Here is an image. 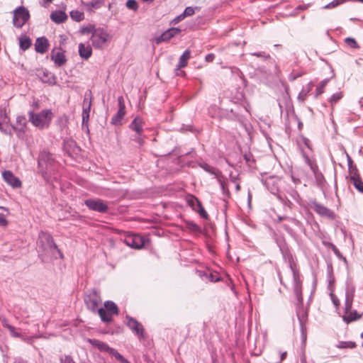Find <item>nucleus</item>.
<instances>
[{
	"label": "nucleus",
	"instance_id": "8fccbe9b",
	"mask_svg": "<svg viewBox=\"0 0 363 363\" xmlns=\"http://www.w3.org/2000/svg\"><path fill=\"white\" fill-rule=\"evenodd\" d=\"M346 44L352 48H358L359 45L354 38L348 37L345 39Z\"/></svg>",
	"mask_w": 363,
	"mask_h": 363
},
{
	"label": "nucleus",
	"instance_id": "69168bd1",
	"mask_svg": "<svg viewBox=\"0 0 363 363\" xmlns=\"http://www.w3.org/2000/svg\"><path fill=\"white\" fill-rule=\"evenodd\" d=\"M8 329L9 330L11 334L14 336V337H18L19 336V334L18 333H16V331H15V328L13 327L12 325H8Z\"/></svg>",
	"mask_w": 363,
	"mask_h": 363
},
{
	"label": "nucleus",
	"instance_id": "6e6d98bb",
	"mask_svg": "<svg viewBox=\"0 0 363 363\" xmlns=\"http://www.w3.org/2000/svg\"><path fill=\"white\" fill-rule=\"evenodd\" d=\"M228 118L232 120L241 121V117L238 113L233 112V109L230 110V113H228Z\"/></svg>",
	"mask_w": 363,
	"mask_h": 363
},
{
	"label": "nucleus",
	"instance_id": "cd10ccee",
	"mask_svg": "<svg viewBox=\"0 0 363 363\" xmlns=\"http://www.w3.org/2000/svg\"><path fill=\"white\" fill-rule=\"evenodd\" d=\"M199 166H200V167H201L204 171H206V172H208V173H209V174H211L214 175V177H215L216 179L219 176V174H222V172H221L219 169H216V168H215V167H212V166L209 165L208 164H207V163H206V162H201V163H200V164H199Z\"/></svg>",
	"mask_w": 363,
	"mask_h": 363
},
{
	"label": "nucleus",
	"instance_id": "de8ad7c7",
	"mask_svg": "<svg viewBox=\"0 0 363 363\" xmlns=\"http://www.w3.org/2000/svg\"><path fill=\"white\" fill-rule=\"evenodd\" d=\"M284 219H287L288 220H289L295 226L300 227L301 225V223L298 220H297V219H296L294 218L281 217V216H279L278 218V220L279 221H281Z\"/></svg>",
	"mask_w": 363,
	"mask_h": 363
},
{
	"label": "nucleus",
	"instance_id": "9b49d317",
	"mask_svg": "<svg viewBox=\"0 0 363 363\" xmlns=\"http://www.w3.org/2000/svg\"><path fill=\"white\" fill-rule=\"evenodd\" d=\"M91 91H88L85 94V97L83 101V111H82V128H86L87 132H89L88 128V121L89 119V113L91 110Z\"/></svg>",
	"mask_w": 363,
	"mask_h": 363
},
{
	"label": "nucleus",
	"instance_id": "37998d69",
	"mask_svg": "<svg viewBox=\"0 0 363 363\" xmlns=\"http://www.w3.org/2000/svg\"><path fill=\"white\" fill-rule=\"evenodd\" d=\"M276 242H277L280 251H282L289 247L286 242L284 238L282 236L277 237L276 238Z\"/></svg>",
	"mask_w": 363,
	"mask_h": 363
},
{
	"label": "nucleus",
	"instance_id": "c85d7f7f",
	"mask_svg": "<svg viewBox=\"0 0 363 363\" xmlns=\"http://www.w3.org/2000/svg\"><path fill=\"white\" fill-rule=\"evenodd\" d=\"M98 314L99 315L101 320L104 323H110L113 320V314L104 309V308H100L96 311Z\"/></svg>",
	"mask_w": 363,
	"mask_h": 363
},
{
	"label": "nucleus",
	"instance_id": "f704fd0d",
	"mask_svg": "<svg viewBox=\"0 0 363 363\" xmlns=\"http://www.w3.org/2000/svg\"><path fill=\"white\" fill-rule=\"evenodd\" d=\"M108 352L113 356L118 361L121 363H129L128 361L123 357L116 349L110 347Z\"/></svg>",
	"mask_w": 363,
	"mask_h": 363
},
{
	"label": "nucleus",
	"instance_id": "f03ea898",
	"mask_svg": "<svg viewBox=\"0 0 363 363\" xmlns=\"http://www.w3.org/2000/svg\"><path fill=\"white\" fill-rule=\"evenodd\" d=\"M38 164L40 173L47 182L51 183L52 180L57 179L59 164L50 152H41L38 157Z\"/></svg>",
	"mask_w": 363,
	"mask_h": 363
},
{
	"label": "nucleus",
	"instance_id": "ddd939ff",
	"mask_svg": "<svg viewBox=\"0 0 363 363\" xmlns=\"http://www.w3.org/2000/svg\"><path fill=\"white\" fill-rule=\"evenodd\" d=\"M10 119L4 109L0 108V130L5 133L11 134L12 131L18 130L21 133V129L9 124Z\"/></svg>",
	"mask_w": 363,
	"mask_h": 363
},
{
	"label": "nucleus",
	"instance_id": "20e7f679",
	"mask_svg": "<svg viewBox=\"0 0 363 363\" xmlns=\"http://www.w3.org/2000/svg\"><path fill=\"white\" fill-rule=\"evenodd\" d=\"M354 292L355 287L354 284L350 279H347L346 281L344 314L342 316L343 321L347 324L355 321L362 317V314L357 313L356 310H352Z\"/></svg>",
	"mask_w": 363,
	"mask_h": 363
},
{
	"label": "nucleus",
	"instance_id": "7ed1b4c3",
	"mask_svg": "<svg viewBox=\"0 0 363 363\" xmlns=\"http://www.w3.org/2000/svg\"><path fill=\"white\" fill-rule=\"evenodd\" d=\"M281 252L284 261L288 264L289 267L291 269L293 276L294 292L298 303L301 304L303 303L302 279L301 275L297 267L296 260L289 247L281 251Z\"/></svg>",
	"mask_w": 363,
	"mask_h": 363
},
{
	"label": "nucleus",
	"instance_id": "72a5a7b5",
	"mask_svg": "<svg viewBox=\"0 0 363 363\" xmlns=\"http://www.w3.org/2000/svg\"><path fill=\"white\" fill-rule=\"evenodd\" d=\"M329 82V79H325L322 80L316 86L315 92V98H318L324 92V89Z\"/></svg>",
	"mask_w": 363,
	"mask_h": 363
},
{
	"label": "nucleus",
	"instance_id": "a878e982",
	"mask_svg": "<svg viewBox=\"0 0 363 363\" xmlns=\"http://www.w3.org/2000/svg\"><path fill=\"white\" fill-rule=\"evenodd\" d=\"M92 346L98 348L101 352H107L109 350L110 347L102 341L96 339H88L87 340Z\"/></svg>",
	"mask_w": 363,
	"mask_h": 363
},
{
	"label": "nucleus",
	"instance_id": "393cba45",
	"mask_svg": "<svg viewBox=\"0 0 363 363\" xmlns=\"http://www.w3.org/2000/svg\"><path fill=\"white\" fill-rule=\"evenodd\" d=\"M314 86L313 82H310L306 86H303L298 95V100L303 102Z\"/></svg>",
	"mask_w": 363,
	"mask_h": 363
},
{
	"label": "nucleus",
	"instance_id": "5fc2aeb1",
	"mask_svg": "<svg viewBox=\"0 0 363 363\" xmlns=\"http://www.w3.org/2000/svg\"><path fill=\"white\" fill-rule=\"evenodd\" d=\"M197 212L199 213V214L200 215V216L203 218H207L208 217V213L206 211V210L203 208L201 203H200V206H197V208L196 210Z\"/></svg>",
	"mask_w": 363,
	"mask_h": 363
},
{
	"label": "nucleus",
	"instance_id": "2f4dec72",
	"mask_svg": "<svg viewBox=\"0 0 363 363\" xmlns=\"http://www.w3.org/2000/svg\"><path fill=\"white\" fill-rule=\"evenodd\" d=\"M104 307L106 311L112 313L113 315H118V308L117 305L111 301H106L104 303Z\"/></svg>",
	"mask_w": 363,
	"mask_h": 363
},
{
	"label": "nucleus",
	"instance_id": "e2e57ef3",
	"mask_svg": "<svg viewBox=\"0 0 363 363\" xmlns=\"http://www.w3.org/2000/svg\"><path fill=\"white\" fill-rule=\"evenodd\" d=\"M31 45V40L28 37L24 35V50Z\"/></svg>",
	"mask_w": 363,
	"mask_h": 363
},
{
	"label": "nucleus",
	"instance_id": "49530a36",
	"mask_svg": "<svg viewBox=\"0 0 363 363\" xmlns=\"http://www.w3.org/2000/svg\"><path fill=\"white\" fill-rule=\"evenodd\" d=\"M230 181L235 184V190L237 192L240 190V185L238 182V175L234 176L232 174H230Z\"/></svg>",
	"mask_w": 363,
	"mask_h": 363
},
{
	"label": "nucleus",
	"instance_id": "09e8293b",
	"mask_svg": "<svg viewBox=\"0 0 363 363\" xmlns=\"http://www.w3.org/2000/svg\"><path fill=\"white\" fill-rule=\"evenodd\" d=\"M250 55H252V56H256V57H260L263 60H267L271 59L270 55L264 52H252V53H250Z\"/></svg>",
	"mask_w": 363,
	"mask_h": 363
},
{
	"label": "nucleus",
	"instance_id": "f8f14e48",
	"mask_svg": "<svg viewBox=\"0 0 363 363\" xmlns=\"http://www.w3.org/2000/svg\"><path fill=\"white\" fill-rule=\"evenodd\" d=\"M84 203L89 209L101 213L108 211V204L100 199H89L85 200Z\"/></svg>",
	"mask_w": 363,
	"mask_h": 363
},
{
	"label": "nucleus",
	"instance_id": "58836bf2",
	"mask_svg": "<svg viewBox=\"0 0 363 363\" xmlns=\"http://www.w3.org/2000/svg\"><path fill=\"white\" fill-rule=\"evenodd\" d=\"M104 0H91L85 4L89 10L92 9H99L104 4Z\"/></svg>",
	"mask_w": 363,
	"mask_h": 363
},
{
	"label": "nucleus",
	"instance_id": "473e14b6",
	"mask_svg": "<svg viewBox=\"0 0 363 363\" xmlns=\"http://www.w3.org/2000/svg\"><path fill=\"white\" fill-rule=\"evenodd\" d=\"M312 172L313 173L315 179L318 184L321 185L325 181L324 177L323 174L319 171L318 167L315 164V167L314 169H311Z\"/></svg>",
	"mask_w": 363,
	"mask_h": 363
},
{
	"label": "nucleus",
	"instance_id": "4468645a",
	"mask_svg": "<svg viewBox=\"0 0 363 363\" xmlns=\"http://www.w3.org/2000/svg\"><path fill=\"white\" fill-rule=\"evenodd\" d=\"M280 179L277 177H272L267 178L264 180V184L269 189V191L275 195L279 199H281L279 195V183Z\"/></svg>",
	"mask_w": 363,
	"mask_h": 363
},
{
	"label": "nucleus",
	"instance_id": "79ce46f5",
	"mask_svg": "<svg viewBox=\"0 0 363 363\" xmlns=\"http://www.w3.org/2000/svg\"><path fill=\"white\" fill-rule=\"evenodd\" d=\"M301 154L305 162L309 166L310 169H314L315 167V164H317L315 160L310 158L303 151L301 152Z\"/></svg>",
	"mask_w": 363,
	"mask_h": 363
},
{
	"label": "nucleus",
	"instance_id": "f3484780",
	"mask_svg": "<svg viewBox=\"0 0 363 363\" xmlns=\"http://www.w3.org/2000/svg\"><path fill=\"white\" fill-rule=\"evenodd\" d=\"M36 74L43 83H47L50 85H55L56 84V77L47 69H38Z\"/></svg>",
	"mask_w": 363,
	"mask_h": 363
},
{
	"label": "nucleus",
	"instance_id": "13d9d810",
	"mask_svg": "<svg viewBox=\"0 0 363 363\" xmlns=\"http://www.w3.org/2000/svg\"><path fill=\"white\" fill-rule=\"evenodd\" d=\"M185 18L183 13H181L172 20L170 24L176 25Z\"/></svg>",
	"mask_w": 363,
	"mask_h": 363
},
{
	"label": "nucleus",
	"instance_id": "a19ab883",
	"mask_svg": "<svg viewBox=\"0 0 363 363\" xmlns=\"http://www.w3.org/2000/svg\"><path fill=\"white\" fill-rule=\"evenodd\" d=\"M289 99V94L287 92H285L282 95V99H278V105L280 109L281 113L283 111L284 106L286 105L288 100Z\"/></svg>",
	"mask_w": 363,
	"mask_h": 363
},
{
	"label": "nucleus",
	"instance_id": "bb28decb",
	"mask_svg": "<svg viewBox=\"0 0 363 363\" xmlns=\"http://www.w3.org/2000/svg\"><path fill=\"white\" fill-rule=\"evenodd\" d=\"M190 57L191 52L189 50H186L179 57V62L177 66V71L186 67Z\"/></svg>",
	"mask_w": 363,
	"mask_h": 363
},
{
	"label": "nucleus",
	"instance_id": "3c124183",
	"mask_svg": "<svg viewBox=\"0 0 363 363\" xmlns=\"http://www.w3.org/2000/svg\"><path fill=\"white\" fill-rule=\"evenodd\" d=\"M60 363H75L74 360L70 355L64 354L60 358Z\"/></svg>",
	"mask_w": 363,
	"mask_h": 363
},
{
	"label": "nucleus",
	"instance_id": "c03bdc74",
	"mask_svg": "<svg viewBox=\"0 0 363 363\" xmlns=\"http://www.w3.org/2000/svg\"><path fill=\"white\" fill-rule=\"evenodd\" d=\"M347 0H333V1L330 2L329 4H326L325 6H324V9H333L342 4H343L344 2L347 1Z\"/></svg>",
	"mask_w": 363,
	"mask_h": 363
},
{
	"label": "nucleus",
	"instance_id": "1a4fd4ad",
	"mask_svg": "<svg viewBox=\"0 0 363 363\" xmlns=\"http://www.w3.org/2000/svg\"><path fill=\"white\" fill-rule=\"evenodd\" d=\"M347 158L350 182L358 191L363 194V182L358 173V170L355 167L354 168L352 167V161L349 155H347Z\"/></svg>",
	"mask_w": 363,
	"mask_h": 363
},
{
	"label": "nucleus",
	"instance_id": "e433bc0d",
	"mask_svg": "<svg viewBox=\"0 0 363 363\" xmlns=\"http://www.w3.org/2000/svg\"><path fill=\"white\" fill-rule=\"evenodd\" d=\"M69 14L72 19L76 22H80L84 18V13L78 10H72Z\"/></svg>",
	"mask_w": 363,
	"mask_h": 363
},
{
	"label": "nucleus",
	"instance_id": "2eb2a0df",
	"mask_svg": "<svg viewBox=\"0 0 363 363\" xmlns=\"http://www.w3.org/2000/svg\"><path fill=\"white\" fill-rule=\"evenodd\" d=\"M124 242L128 246L134 249H140L145 244L143 238L138 234L127 235Z\"/></svg>",
	"mask_w": 363,
	"mask_h": 363
},
{
	"label": "nucleus",
	"instance_id": "c756f323",
	"mask_svg": "<svg viewBox=\"0 0 363 363\" xmlns=\"http://www.w3.org/2000/svg\"><path fill=\"white\" fill-rule=\"evenodd\" d=\"M216 179L220 184L223 194L228 196L230 195V192L227 186V183L225 182V178L224 177L223 174H219Z\"/></svg>",
	"mask_w": 363,
	"mask_h": 363
},
{
	"label": "nucleus",
	"instance_id": "4c0bfd02",
	"mask_svg": "<svg viewBox=\"0 0 363 363\" xmlns=\"http://www.w3.org/2000/svg\"><path fill=\"white\" fill-rule=\"evenodd\" d=\"M187 203L189 206H191L194 210H196V206H200L201 203L196 196L193 195H189L186 199Z\"/></svg>",
	"mask_w": 363,
	"mask_h": 363
},
{
	"label": "nucleus",
	"instance_id": "0e129e2a",
	"mask_svg": "<svg viewBox=\"0 0 363 363\" xmlns=\"http://www.w3.org/2000/svg\"><path fill=\"white\" fill-rule=\"evenodd\" d=\"M0 225H7V220L6 219L5 214L0 213Z\"/></svg>",
	"mask_w": 363,
	"mask_h": 363
},
{
	"label": "nucleus",
	"instance_id": "39448f33",
	"mask_svg": "<svg viewBox=\"0 0 363 363\" xmlns=\"http://www.w3.org/2000/svg\"><path fill=\"white\" fill-rule=\"evenodd\" d=\"M29 121L36 128L44 129L49 127L53 113L51 109H43L40 112L30 111L28 112Z\"/></svg>",
	"mask_w": 363,
	"mask_h": 363
},
{
	"label": "nucleus",
	"instance_id": "f257e3e1",
	"mask_svg": "<svg viewBox=\"0 0 363 363\" xmlns=\"http://www.w3.org/2000/svg\"><path fill=\"white\" fill-rule=\"evenodd\" d=\"M37 249L39 257L43 262L52 259H57L58 255L60 259H63V254L54 242L52 235L44 231H40L37 240Z\"/></svg>",
	"mask_w": 363,
	"mask_h": 363
},
{
	"label": "nucleus",
	"instance_id": "dca6fc26",
	"mask_svg": "<svg viewBox=\"0 0 363 363\" xmlns=\"http://www.w3.org/2000/svg\"><path fill=\"white\" fill-rule=\"evenodd\" d=\"M65 51L60 48H54L50 52V59L57 67H61L67 62Z\"/></svg>",
	"mask_w": 363,
	"mask_h": 363
},
{
	"label": "nucleus",
	"instance_id": "4d7b16f0",
	"mask_svg": "<svg viewBox=\"0 0 363 363\" xmlns=\"http://www.w3.org/2000/svg\"><path fill=\"white\" fill-rule=\"evenodd\" d=\"M118 110L119 111H125V106L124 103V99L123 96L118 97Z\"/></svg>",
	"mask_w": 363,
	"mask_h": 363
},
{
	"label": "nucleus",
	"instance_id": "4be33fe9",
	"mask_svg": "<svg viewBox=\"0 0 363 363\" xmlns=\"http://www.w3.org/2000/svg\"><path fill=\"white\" fill-rule=\"evenodd\" d=\"M91 54L92 49L89 45L79 44V55L82 58L88 60L91 56Z\"/></svg>",
	"mask_w": 363,
	"mask_h": 363
},
{
	"label": "nucleus",
	"instance_id": "bf43d9fd",
	"mask_svg": "<svg viewBox=\"0 0 363 363\" xmlns=\"http://www.w3.org/2000/svg\"><path fill=\"white\" fill-rule=\"evenodd\" d=\"M283 228L291 236V237H294L295 236V233L294 231V230L290 228L287 224H284L283 225Z\"/></svg>",
	"mask_w": 363,
	"mask_h": 363
},
{
	"label": "nucleus",
	"instance_id": "b1692460",
	"mask_svg": "<svg viewBox=\"0 0 363 363\" xmlns=\"http://www.w3.org/2000/svg\"><path fill=\"white\" fill-rule=\"evenodd\" d=\"M143 119L140 117H135L130 123L129 127L131 130L136 132L138 135H141L143 131Z\"/></svg>",
	"mask_w": 363,
	"mask_h": 363
},
{
	"label": "nucleus",
	"instance_id": "412c9836",
	"mask_svg": "<svg viewBox=\"0 0 363 363\" xmlns=\"http://www.w3.org/2000/svg\"><path fill=\"white\" fill-rule=\"evenodd\" d=\"M13 24L16 28L23 26V5L19 6L13 11Z\"/></svg>",
	"mask_w": 363,
	"mask_h": 363
},
{
	"label": "nucleus",
	"instance_id": "a18cd8bd",
	"mask_svg": "<svg viewBox=\"0 0 363 363\" xmlns=\"http://www.w3.org/2000/svg\"><path fill=\"white\" fill-rule=\"evenodd\" d=\"M289 194L291 196V198L294 199V201H296L298 204L301 205V198L296 190L291 189L289 191Z\"/></svg>",
	"mask_w": 363,
	"mask_h": 363
},
{
	"label": "nucleus",
	"instance_id": "a211bd4d",
	"mask_svg": "<svg viewBox=\"0 0 363 363\" xmlns=\"http://www.w3.org/2000/svg\"><path fill=\"white\" fill-rule=\"evenodd\" d=\"M181 33V29L179 28H170L163 32L157 38H156V43H160L161 42H167L173 37L179 35Z\"/></svg>",
	"mask_w": 363,
	"mask_h": 363
},
{
	"label": "nucleus",
	"instance_id": "6e6552de",
	"mask_svg": "<svg viewBox=\"0 0 363 363\" xmlns=\"http://www.w3.org/2000/svg\"><path fill=\"white\" fill-rule=\"evenodd\" d=\"M309 205L311 208L320 216L327 218L330 220H334L335 218V213L332 210L323 204L319 203L315 200L310 201Z\"/></svg>",
	"mask_w": 363,
	"mask_h": 363
},
{
	"label": "nucleus",
	"instance_id": "5701e85b",
	"mask_svg": "<svg viewBox=\"0 0 363 363\" xmlns=\"http://www.w3.org/2000/svg\"><path fill=\"white\" fill-rule=\"evenodd\" d=\"M50 17L53 22L58 24L65 22L67 18V14L62 11H52Z\"/></svg>",
	"mask_w": 363,
	"mask_h": 363
},
{
	"label": "nucleus",
	"instance_id": "0eeeda50",
	"mask_svg": "<svg viewBox=\"0 0 363 363\" xmlns=\"http://www.w3.org/2000/svg\"><path fill=\"white\" fill-rule=\"evenodd\" d=\"M84 302L91 311L96 313L99 309V305L101 302L99 293L96 289H91L85 296Z\"/></svg>",
	"mask_w": 363,
	"mask_h": 363
},
{
	"label": "nucleus",
	"instance_id": "9d476101",
	"mask_svg": "<svg viewBox=\"0 0 363 363\" xmlns=\"http://www.w3.org/2000/svg\"><path fill=\"white\" fill-rule=\"evenodd\" d=\"M108 34L102 28H97L94 30L91 35V40L92 45L97 49L103 47L107 42Z\"/></svg>",
	"mask_w": 363,
	"mask_h": 363
},
{
	"label": "nucleus",
	"instance_id": "864d4df0",
	"mask_svg": "<svg viewBox=\"0 0 363 363\" xmlns=\"http://www.w3.org/2000/svg\"><path fill=\"white\" fill-rule=\"evenodd\" d=\"M126 6L131 10L137 11L138 9V3L135 0H128L126 2Z\"/></svg>",
	"mask_w": 363,
	"mask_h": 363
},
{
	"label": "nucleus",
	"instance_id": "774afa93",
	"mask_svg": "<svg viewBox=\"0 0 363 363\" xmlns=\"http://www.w3.org/2000/svg\"><path fill=\"white\" fill-rule=\"evenodd\" d=\"M32 107H33V110L32 111H35L36 109H38L39 108V101L38 100H33V103H32Z\"/></svg>",
	"mask_w": 363,
	"mask_h": 363
},
{
	"label": "nucleus",
	"instance_id": "c9c22d12",
	"mask_svg": "<svg viewBox=\"0 0 363 363\" xmlns=\"http://www.w3.org/2000/svg\"><path fill=\"white\" fill-rule=\"evenodd\" d=\"M125 114V111H119L118 110L116 115L113 116L111 118V123L113 125H118L121 123V120L123 118Z\"/></svg>",
	"mask_w": 363,
	"mask_h": 363
},
{
	"label": "nucleus",
	"instance_id": "680f3d73",
	"mask_svg": "<svg viewBox=\"0 0 363 363\" xmlns=\"http://www.w3.org/2000/svg\"><path fill=\"white\" fill-rule=\"evenodd\" d=\"M329 246L330 247L331 250H333V252L337 256V257H340L341 256V254L339 251V250L337 248V247L333 244V243H330L329 244Z\"/></svg>",
	"mask_w": 363,
	"mask_h": 363
},
{
	"label": "nucleus",
	"instance_id": "ea45409f",
	"mask_svg": "<svg viewBox=\"0 0 363 363\" xmlns=\"http://www.w3.org/2000/svg\"><path fill=\"white\" fill-rule=\"evenodd\" d=\"M343 96L342 92L339 91L333 94L329 99V103L331 106L336 104Z\"/></svg>",
	"mask_w": 363,
	"mask_h": 363
},
{
	"label": "nucleus",
	"instance_id": "7c9ffc66",
	"mask_svg": "<svg viewBox=\"0 0 363 363\" xmlns=\"http://www.w3.org/2000/svg\"><path fill=\"white\" fill-rule=\"evenodd\" d=\"M357 347V344L353 341H339L336 345L335 347L344 350V349H354Z\"/></svg>",
	"mask_w": 363,
	"mask_h": 363
},
{
	"label": "nucleus",
	"instance_id": "423d86ee",
	"mask_svg": "<svg viewBox=\"0 0 363 363\" xmlns=\"http://www.w3.org/2000/svg\"><path fill=\"white\" fill-rule=\"evenodd\" d=\"M126 325L129 329L137 336L140 341L144 340L146 338V334L143 325L136 319L127 315Z\"/></svg>",
	"mask_w": 363,
	"mask_h": 363
},
{
	"label": "nucleus",
	"instance_id": "aec40b11",
	"mask_svg": "<svg viewBox=\"0 0 363 363\" xmlns=\"http://www.w3.org/2000/svg\"><path fill=\"white\" fill-rule=\"evenodd\" d=\"M48 40L45 37L37 38L35 43V51L40 54H44L47 52L48 48Z\"/></svg>",
	"mask_w": 363,
	"mask_h": 363
},
{
	"label": "nucleus",
	"instance_id": "052dcab7",
	"mask_svg": "<svg viewBox=\"0 0 363 363\" xmlns=\"http://www.w3.org/2000/svg\"><path fill=\"white\" fill-rule=\"evenodd\" d=\"M330 297H331V300L333 301V303L334 304V306L337 308L338 306L340 305V301L338 299V298L334 295L333 294H330Z\"/></svg>",
	"mask_w": 363,
	"mask_h": 363
},
{
	"label": "nucleus",
	"instance_id": "338daca9",
	"mask_svg": "<svg viewBox=\"0 0 363 363\" xmlns=\"http://www.w3.org/2000/svg\"><path fill=\"white\" fill-rule=\"evenodd\" d=\"M214 59H215V55L213 53L208 54L205 57L206 61L208 62H211L213 61Z\"/></svg>",
	"mask_w": 363,
	"mask_h": 363
},
{
	"label": "nucleus",
	"instance_id": "6ab92c4d",
	"mask_svg": "<svg viewBox=\"0 0 363 363\" xmlns=\"http://www.w3.org/2000/svg\"><path fill=\"white\" fill-rule=\"evenodd\" d=\"M2 177L4 180L13 188L20 187L21 186V181L15 177L11 171H4Z\"/></svg>",
	"mask_w": 363,
	"mask_h": 363
},
{
	"label": "nucleus",
	"instance_id": "603ef678",
	"mask_svg": "<svg viewBox=\"0 0 363 363\" xmlns=\"http://www.w3.org/2000/svg\"><path fill=\"white\" fill-rule=\"evenodd\" d=\"M196 9H197V7H196ZM195 13V8L192 7V6H187L184 11H183V15L184 16V17H188V16H191L194 14Z\"/></svg>",
	"mask_w": 363,
	"mask_h": 363
}]
</instances>
